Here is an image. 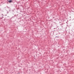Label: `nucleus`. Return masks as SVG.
Listing matches in <instances>:
<instances>
[{"label": "nucleus", "instance_id": "1", "mask_svg": "<svg viewBox=\"0 0 74 74\" xmlns=\"http://www.w3.org/2000/svg\"><path fill=\"white\" fill-rule=\"evenodd\" d=\"M8 1L9 3H11V2H12V0H10V1Z\"/></svg>", "mask_w": 74, "mask_h": 74}, {"label": "nucleus", "instance_id": "2", "mask_svg": "<svg viewBox=\"0 0 74 74\" xmlns=\"http://www.w3.org/2000/svg\"><path fill=\"white\" fill-rule=\"evenodd\" d=\"M63 25V24H61V25Z\"/></svg>", "mask_w": 74, "mask_h": 74}]
</instances>
